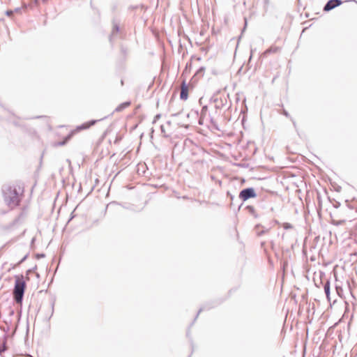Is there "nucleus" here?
Instances as JSON below:
<instances>
[{
    "label": "nucleus",
    "mask_w": 357,
    "mask_h": 357,
    "mask_svg": "<svg viewBox=\"0 0 357 357\" xmlns=\"http://www.w3.org/2000/svg\"><path fill=\"white\" fill-rule=\"evenodd\" d=\"M207 112H208V106L207 105H204L202 107V109H201V112H200V115L202 116H206L207 115Z\"/></svg>",
    "instance_id": "obj_16"
},
{
    "label": "nucleus",
    "mask_w": 357,
    "mask_h": 357,
    "mask_svg": "<svg viewBox=\"0 0 357 357\" xmlns=\"http://www.w3.org/2000/svg\"><path fill=\"white\" fill-rule=\"evenodd\" d=\"M20 219V216H18L17 218L15 219L14 222H17Z\"/></svg>",
    "instance_id": "obj_32"
},
{
    "label": "nucleus",
    "mask_w": 357,
    "mask_h": 357,
    "mask_svg": "<svg viewBox=\"0 0 357 357\" xmlns=\"http://www.w3.org/2000/svg\"><path fill=\"white\" fill-rule=\"evenodd\" d=\"M120 30L119 22L116 18H113L112 20V31L111 35L109 36V41L112 42L113 38L115 37V35L118 33Z\"/></svg>",
    "instance_id": "obj_5"
},
{
    "label": "nucleus",
    "mask_w": 357,
    "mask_h": 357,
    "mask_svg": "<svg viewBox=\"0 0 357 357\" xmlns=\"http://www.w3.org/2000/svg\"><path fill=\"white\" fill-rule=\"evenodd\" d=\"M255 189L252 187L246 188L241 190L238 195V198L244 202L249 199L255 198L257 197Z\"/></svg>",
    "instance_id": "obj_3"
},
{
    "label": "nucleus",
    "mask_w": 357,
    "mask_h": 357,
    "mask_svg": "<svg viewBox=\"0 0 357 357\" xmlns=\"http://www.w3.org/2000/svg\"><path fill=\"white\" fill-rule=\"evenodd\" d=\"M47 1H48V0H42V1H43L44 3H47Z\"/></svg>",
    "instance_id": "obj_36"
},
{
    "label": "nucleus",
    "mask_w": 357,
    "mask_h": 357,
    "mask_svg": "<svg viewBox=\"0 0 357 357\" xmlns=\"http://www.w3.org/2000/svg\"><path fill=\"white\" fill-rule=\"evenodd\" d=\"M255 230L256 231V234L258 236H261L263 234L267 233L269 231L268 228H265L260 224L257 225L255 227Z\"/></svg>",
    "instance_id": "obj_9"
},
{
    "label": "nucleus",
    "mask_w": 357,
    "mask_h": 357,
    "mask_svg": "<svg viewBox=\"0 0 357 357\" xmlns=\"http://www.w3.org/2000/svg\"><path fill=\"white\" fill-rule=\"evenodd\" d=\"M6 205L11 209L19 206L24 195V188L17 185H4L1 189Z\"/></svg>",
    "instance_id": "obj_1"
},
{
    "label": "nucleus",
    "mask_w": 357,
    "mask_h": 357,
    "mask_svg": "<svg viewBox=\"0 0 357 357\" xmlns=\"http://www.w3.org/2000/svg\"><path fill=\"white\" fill-rule=\"evenodd\" d=\"M324 289L325 294L326 296L327 300L328 301H331L330 297V291H331V287H330V281L328 280H326L324 284Z\"/></svg>",
    "instance_id": "obj_10"
},
{
    "label": "nucleus",
    "mask_w": 357,
    "mask_h": 357,
    "mask_svg": "<svg viewBox=\"0 0 357 357\" xmlns=\"http://www.w3.org/2000/svg\"><path fill=\"white\" fill-rule=\"evenodd\" d=\"M210 122L214 126H216V123H215V120L213 119V117L210 116Z\"/></svg>",
    "instance_id": "obj_29"
},
{
    "label": "nucleus",
    "mask_w": 357,
    "mask_h": 357,
    "mask_svg": "<svg viewBox=\"0 0 357 357\" xmlns=\"http://www.w3.org/2000/svg\"><path fill=\"white\" fill-rule=\"evenodd\" d=\"M14 13V10H8L6 12V15L7 16H12Z\"/></svg>",
    "instance_id": "obj_24"
},
{
    "label": "nucleus",
    "mask_w": 357,
    "mask_h": 357,
    "mask_svg": "<svg viewBox=\"0 0 357 357\" xmlns=\"http://www.w3.org/2000/svg\"><path fill=\"white\" fill-rule=\"evenodd\" d=\"M271 52V50H267V52Z\"/></svg>",
    "instance_id": "obj_38"
},
{
    "label": "nucleus",
    "mask_w": 357,
    "mask_h": 357,
    "mask_svg": "<svg viewBox=\"0 0 357 357\" xmlns=\"http://www.w3.org/2000/svg\"><path fill=\"white\" fill-rule=\"evenodd\" d=\"M160 128H161V131H162V132H164V131H165V130H164V126H160Z\"/></svg>",
    "instance_id": "obj_34"
},
{
    "label": "nucleus",
    "mask_w": 357,
    "mask_h": 357,
    "mask_svg": "<svg viewBox=\"0 0 357 357\" xmlns=\"http://www.w3.org/2000/svg\"><path fill=\"white\" fill-rule=\"evenodd\" d=\"M161 117V114H156L155 116H154V119H153V121L152 122L153 124L157 122V121H158Z\"/></svg>",
    "instance_id": "obj_19"
},
{
    "label": "nucleus",
    "mask_w": 357,
    "mask_h": 357,
    "mask_svg": "<svg viewBox=\"0 0 357 357\" xmlns=\"http://www.w3.org/2000/svg\"><path fill=\"white\" fill-rule=\"evenodd\" d=\"M344 222H345V220H332L331 223L333 225L339 226V225H343L344 223Z\"/></svg>",
    "instance_id": "obj_17"
},
{
    "label": "nucleus",
    "mask_w": 357,
    "mask_h": 357,
    "mask_svg": "<svg viewBox=\"0 0 357 357\" xmlns=\"http://www.w3.org/2000/svg\"><path fill=\"white\" fill-rule=\"evenodd\" d=\"M246 209L248 210V211L250 214H252L254 216L257 217V215L255 214V209L254 206L248 205V206H246Z\"/></svg>",
    "instance_id": "obj_15"
},
{
    "label": "nucleus",
    "mask_w": 357,
    "mask_h": 357,
    "mask_svg": "<svg viewBox=\"0 0 357 357\" xmlns=\"http://www.w3.org/2000/svg\"><path fill=\"white\" fill-rule=\"evenodd\" d=\"M7 338H8V336L5 335L3 336V340H2L1 343L0 344V356H1L3 352H5L7 350V349H8V347H7Z\"/></svg>",
    "instance_id": "obj_11"
},
{
    "label": "nucleus",
    "mask_w": 357,
    "mask_h": 357,
    "mask_svg": "<svg viewBox=\"0 0 357 357\" xmlns=\"http://www.w3.org/2000/svg\"><path fill=\"white\" fill-rule=\"evenodd\" d=\"M340 206V203L339 202H335V203L333 204V206L335 208H339Z\"/></svg>",
    "instance_id": "obj_30"
},
{
    "label": "nucleus",
    "mask_w": 357,
    "mask_h": 357,
    "mask_svg": "<svg viewBox=\"0 0 357 357\" xmlns=\"http://www.w3.org/2000/svg\"><path fill=\"white\" fill-rule=\"evenodd\" d=\"M36 268H37V266H35L33 268H30V269L27 270V271H26V274L28 275V274H29V273H32V272H33V271H34Z\"/></svg>",
    "instance_id": "obj_26"
},
{
    "label": "nucleus",
    "mask_w": 357,
    "mask_h": 357,
    "mask_svg": "<svg viewBox=\"0 0 357 357\" xmlns=\"http://www.w3.org/2000/svg\"><path fill=\"white\" fill-rule=\"evenodd\" d=\"M45 257V255L43 254V253H38V254L36 255V258L38 259H39L40 258H43Z\"/></svg>",
    "instance_id": "obj_23"
},
{
    "label": "nucleus",
    "mask_w": 357,
    "mask_h": 357,
    "mask_svg": "<svg viewBox=\"0 0 357 357\" xmlns=\"http://www.w3.org/2000/svg\"><path fill=\"white\" fill-rule=\"evenodd\" d=\"M211 101H213V102L215 103V107L216 109H220L223 108L224 106L225 105V104L227 103L226 99H224V100L222 98L218 99V98H216L215 96L211 97Z\"/></svg>",
    "instance_id": "obj_6"
},
{
    "label": "nucleus",
    "mask_w": 357,
    "mask_h": 357,
    "mask_svg": "<svg viewBox=\"0 0 357 357\" xmlns=\"http://www.w3.org/2000/svg\"><path fill=\"white\" fill-rule=\"evenodd\" d=\"M205 70V68L204 67H201L199 68V69L197 70V73H204V71Z\"/></svg>",
    "instance_id": "obj_27"
},
{
    "label": "nucleus",
    "mask_w": 357,
    "mask_h": 357,
    "mask_svg": "<svg viewBox=\"0 0 357 357\" xmlns=\"http://www.w3.org/2000/svg\"><path fill=\"white\" fill-rule=\"evenodd\" d=\"M282 114L283 115H284L286 117H287V118H290L291 121H292V123H293L294 126V127H296V122H295V121H294V119L291 117L290 114H289V112H288L287 110H285L284 109H283Z\"/></svg>",
    "instance_id": "obj_14"
},
{
    "label": "nucleus",
    "mask_w": 357,
    "mask_h": 357,
    "mask_svg": "<svg viewBox=\"0 0 357 357\" xmlns=\"http://www.w3.org/2000/svg\"><path fill=\"white\" fill-rule=\"evenodd\" d=\"M69 138H70V135H68L67 137H66L63 140L58 142L56 143V145L57 146H64L67 143Z\"/></svg>",
    "instance_id": "obj_18"
},
{
    "label": "nucleus",
    "mask_w": 357,
    "mask_h": 357,
    "mask_svg": "<svg viewBox=\"0 0 357 357\" xmlns=\"http://www.w3.org/2000/svg\"><path fill=\"white\" fill-rule=\"evenodd\" d=\"M188 98V86L185 82L183 81L180 93V99L182 100H186Z\"/></svg>",
    "instance_id": "obj_7"
},
{
    "label": "nucleus",
    "mask_w": 357,
    "mask_h": 357,
    "mask_svg": "<svg viewBox=\"0 0 357 357\" xmlns=\"http://www.w3.org/2000/svg\"><path fill=\"white\" fill-rule=\"evenodd\" d=\"M214 307V305H208V304H207V305H205L204 306H203V307H200V309L198 310L197 314H196V316H195V319H194L193 321H192V324H190V326H192V325L194 324V322H195V320L197 319V317H198V316H199V313H200L201 312H202V311H204V310H209V309H211V308H212V307Z\"/></svg>",
    "instance_id": "obj_13"
},
{
    "label": "nucleus",
    "mask_w": 357,
    "mask_h": 357,
    "mask_svg": "<svg viewBox=\"0 0 357 357\" xmlns=\"http://www.w3.org/2000/svg\"><path fill=\"white\" fill-rule=\"evenodd\" d=\"M116 6H115V5H114V6H113V7H112V10H113V11H115V10H116Z\"/></svg>",
    "instance_id": "obj_33"
},
{
    "label": "nucleus",
    "mask_w": 357,
    "mask_h": 357,
    "mask_svg": "<svg viewBox=\"0 0 357 357\" xmlns=\"http://www.w3.org/2000/svg\"><path fill=\"white\" fill-rule=\"evenodd\" d=\"M50 304H51V307H52V314L54 312V304H55V298H51Z\"/></svg>",
    "instance_id": "obj_20"
},
{
    "label": "nucleus",
    "mask_w": 357,
    "mask_h": 357,
    "mask_svg": "<svg viewBox=\"0 0 357 357\" xmlns=\"http://www.w3.org/2000/svg\"><path fill=\"white\" fill-rule=\"evenodd\" d=\"M106 117L102 118L99 120H91L88 122L84 123L82 125L77 127V130H82L89 128L91 126L95 125L98 121L105 119Z\"/></svg>",
    "instance_id": "obj_8"
},
{
    "label": "nucleus",
    "mask_w": 357,
    "mask_h": 357,
    "mask_svg": "<svg viewBox=\"0 0 357 357\" xmlns=\"http://www.w3.org/2000/svg\"><path fill=\"white\" fill-rule=\"evenodd\" d=\"M199 102L200 104L202 103V98L199 99Z\"/></svg>",
    "instance_id": "obj_39"
},
{
    "label": "nucleus",
    "mask_w": 357,
    "mask_h": 357,
    "mask_svg": "<svg viewBox=\"0 0 357 357\" xmlns=\"http://www.w3.org/2000/svg\"><path fill=\"white\" fill-rule=\"evenodd\" d=\"M180 114H181V112H178V113H176V114H173L172 116H176L179 115Z\"/></svg>",
    "instance_id": "obj_31"
},
{
    "label": "nucleus",
    "mask_w": 357,
    "mask_h": 357,
    "mask_svg": "<svg viewBox=\"0 0 357 357\" xmlns=\"http://www.w3.org/2000/svg\"><path fill=\"white\" fill-rule=\"evenodd\" d=\"M20 8H15V12H18V11H20Z\"/></svg>",
    "instance_id": "obj_35"
},
{
    "label": "nucleus",
    "mask_w": 357,
    "mask_h": 357,
    "mask_svg": "<svg viewBox=\"0 0 357 357\" xmlns=\"http://www.w3.org/2000/svg\"><path fill=\"white\" fill-rule=\"evenodd\" d=\"M130 105H131L130 101H126L124 102H122L118 107H116V109H114V112H122L123 109H125L126 108L129 107Z\"/></svg>",
    "instance_id": "obj_12"
},
{
    "label": "nucleus",
    "mask_w": 357,
    "mask_h": 357,
    "mask_svg": "<svg viewBox=\"0 0 357 357\" xmlns=\"http://www.w3.org/2000/svg\"><path fill=\"white\" fill-rule=\"evenodd\" d=\"M204 118H205V116H202L201 115L199 116V121H198V123L199 125H201V126L204 125Z\"/></svg>",
    "instance_id": "obj_22"
},
{
    "label": "nucleus",
    "mask_w": 357,
    "mask_h": 357,
    "mask_svg": "<svg viewBox=\"0 0 357 357\" xmlns=\"http://www.w3.org/2000/svg\"><path fill=\"white\" fill-rule=\"evenodd\" d=\"M28 256L29 254L25 255L24 257L18 262V264H20L22 262H24L27 259Z\"/></svg>",
    "instance_id": "obj_25"
},
{
    "label": "nucleus",
    "mask_w": 357,
    "mask_h": 357,
    "mask_svg": "<svg viewBox=\"0 0 357 357\" xmlns=\"http://www.w3.org/2000/svg\"><path fill=\"white\" fill-rule=\"evenodd\" d=\"M342 3V0H328L324 6L323 10L325 12L331 11Z\"/></svg>",
    "instance_id": "obj_4"
},
{
    "label": "nucleus",
    "mask_w": 357,
    "mask_h": 357,
    "mask_svg": "<svg viewBox=\"0 0 357 357\" xmlns=\"http://www.w3.org/2000/svg\"><path fill=\"white\" fill-rule=\"evenodd\" d=\"M227 196L231 199V201L234 200V196L233 195H231L229 192H227Z\"/></svg>",
    "instance_id": "obj_28"
},
{
    "label": "nucleus",
    "mask_w": 357,
    "mask_h": 357,
    "mask_svg": "<svg viewBox=\"0 0 357 357\" xmlns=\"http://www.w3.org/2000/svg\"><path fill=\"white\" fill-rule=\"evenodd\" d=\"M283 227L284 229H289L292 228V225L290 223L286 222L284 224Z\"/></svg>",
    "instance_id": "obj_21"
},
{
    "label": "nucleus",
    "mask_w": 357,
    "mask_h": 357,
    "mask_svg": "<svg viewBox=\"0 0 357 357\" xmlns=\"http://www.w3.org/2000/svg\"><path fill=\"white\" fill-rule=\"evenodd\" d=\"M15 285L13 291V298L16 303H22L26 287V282L22 275L15 276Z\"/></svg>",
    "instance_id": "obj_2"
},
{
    "label": "nucleus",
    "mask_w": 357,
    "mask_h": 357,
    "mask_svg": "<svg viewBox=\"0 0 357 357\" xmlns=\"http://www.w3.org/2000/svg\"><path fill=\"white\" fill-rule=\"evenodd\" d=\"M35 238H33L31 241V243H34Z\"/></svg>",
    "instance_id": "obj_37"
}]
</instances>
